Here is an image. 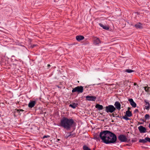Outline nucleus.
Returning <instances> with one entry per match:
<instances>
[{
    "label": "nucleus",
    "instance_id": "f257e3e1",
    "mask_svg": "<svg viewBox=\"0 0 150 150\" xmlns=\"http://www.w3.org/2000/svg\"><path fill=\"white\" fill-rule=\"evenodd\" d=\"M100 139L102 142L106 144H115L117 142V137L113 133L110 131L105 130L101 132L99 135H95L93 139L97 141H100Z\"/></svg>",
    "mask_w": 150,
    "mask_h": 150
},
{
    "label": "nucleus",
    "instance_id": "f03ea898",
    "mask_svg": "<svg viewBox=\"0 0 150 150\" xmlns=\"http://www.w3.org/2000/svg\"><path fill=\"white\" fill-rule=\"evenodd\" d=\"M58 125L63 128L67 130H70L71 128L76 126V123L73 119L63 117L60 120Z\"/></svg>",
    "mask_w": 150,
    "mask_h": 150
},
{
    "label": "nucleus",
    "instance_id": "7ed1b4c3",
    "mask_svg": "<svg viewBox=\"0 0 150 150\" xmlns=\"http://www.w3.org/2000/svg\"><path fill=\"white\" fill-rule=\"evenodd\" d=\"M83 91V87L82 86H78L73 88L72 90V92L74 93L76 92L78 94H79L82 93Z\"/></svg>",
    "mask_w": 150,
    "mask_h": 150
},
{
    "label": "nucleus",
    "instance_id": "20e7f679",
    "mask_svg": "<svg viewBox=\"0 0 150 150\" xmlns=\"http://www.w3.org/2000/svg\"><path fill=\"white\" fill-rule=\"evenodd\" d=\"M116 110L115 108L112 105H109L105 107V111L107 112L112 113Z\"/></svg>",
    "mask_w": 150,
    "mask_h": 150
},
{
    "label": "nucleus",
    "instance_id": "39448f33",
    "mask_svg": "<svg viewBox=\"0 0 150 150\" xmlns=\"http://www.w3.org/2000/svg\"><path fill=\"white\" fill-rule=\"evenodd\" d=\"M118 139L121 142H126L127 139L126 136L123 134H120L118 137Z\"/></svg>",
    "mask_w": 150,
    "mask_h": 150
},
{
    "label": "nucleus",
    "instance_id": "423d86ee",
    "mask_svg": "<svg viewBox=\"0 0 150 150\" xmlns=\"http://www.w3.org/2000/svg\"><path fill=\"white\" fill-rule=\"evenodd\" d=\"M86 100L89 101H95L96 98V97L95 96H86Z\"/></svg>",
    "mask_w": 150,
    "mask_h": 150
},
{
    "label": "nucleus",
    "instance_id": "0eeeda50",
    "mask_svg": "<svg viewBox=\"0 0 150 150\" xmlns=\"http://www.w3.org/2000/svg\"><path fill=\"white\" fill-rule=\"evenodd\" d=\"M101 41L99 39L96 37H95L93 40V44L96 45H98L99 44L101 43Z\"/></svg>",
    "mask_w": 150,
    "mask_h": 150
},
{
    "label": "nucleus",
    "instance_id": "6e6552de",
    "mask_svg": "<svg viewBox=\"0 0 150 150\" xmlns=\"http://www.w3.org/2000/svg\"><path fill=\"white\" fill-rule=\"evenodd\" d=\"M138 129L139 131V132L141 133H145L146 132V128L142 125L139 127Z\"/></svg>",
    "mask_w": 150,
    "mask_h": 150
},
{
    "label": "nucleus",
    "instance_id": "1a4fd4ad",
    "mask_svg": "<svg viewBox=\"0 0 150 150\" xmlns=\"http://www.w3.org/2000/svg\"><path fill=\"white\" fill-rule=\"evenodd\" d=\"M128 101L129 102L130 105L133 108H135L137 106L136 103L134 101L132 98H129L128 99Z\"/></svg>",
    "mask_w": 150,
    "mask_h": 150
},
{
    "label": "nucleus",
    "instance_id": "9d476101",
    "mask_svg": "<svg viewBox=\"0 0 150 150\" xmlns=\"http://www.w3.org/2000/svg\"><path fill=\"white\" fill-rule=\"evenodd\" d=\"M36 103V101L35 100H30L28 104V106L29 108H32L35 105Z\"/></svg>",
    "mask_w": 150,
    "mask_h": 150
},
{
    "label": "nucleus",
    "instance_id": "9b49d317",
    "mask_svg": "<svg viewBox=\"0 0 150 150\" xmlns=\"http://www.w3.org/2000/svg\"><path fill=\"white\" fill-rule=\"evenodd\" d=\"M144 101L145 105H146L145 106L144 108L148 110L150 108V104L146 100H144Z\"/></svg>",
    "mask_w": 150,
    "mask_h": 150
},
{
    "label": "nucleus",
    "instance_id": "f8f14e48",
    "mask_svg": "<svg viewBox=\"0 0 150 150\" xmlns=\"http://www.w3.org/2000/svg\"><path fill=\"white\" fill-rule=\"evenodd\" d=\"M114 105L115 109H117L118 110H120L121 109V105L118 101H116Z\"/></svg>",
    "mask_w": 150,
    "mask_h": 150
},
{
    "label": "nucleus",
    "instance_id": "ddd939ff",
    "mask_svg": "<svg viewBox=\"0 0 150 150\" xmlns=\"http://www.w3.org/2000/svg\"><path fill=\"white\" fill-rule=\"evenodd\" d=\"M142 24L140 22H139L136 24L134 26L137 29H142L143 28Z\"/></svg>",
    "mask_w": 150,
    "mask_h": 150
},
{
    "label": "nucleus",
    "instance_id": "4468645a",
    "mask_svg": "<svg viewBox=\"0 0 150 150\" xmlns=\"http://www.w3.org/2000/svg\"><path fill=\"white\" fill-rule=\"evenodd\" d=\"M76 38L77 40L78 41H80L83 40L84 38V37L83 36L79 35L77 36Z\"/></svg>",
    "mask_w": 150,
    "mask_h": 150
},
{
    "label": "nucleus",
    "instance_id": "2eb2a0df",
    "mask_svg": "<svg viewBox=\"0 0 150 150\" xmlns=\"http://www.w3.org/2000/svg\"><path fill=\"white\" fill-rule=\"evenodd\" d=\"M95 107L99 110H102L103 108V106L102 105L98 104L96 105Z\"/></svg>",
    "mask_w": 150,
    "mask_h": 150
},
{
    "label": "nucleus",
    "instance_id": "dca6fc26",
    "mask_svg": "<svg viewBox=\"0 0 150 150\" xmlns=\"http://www.w3.org/2000/svg\"><path fill=\"white\" fill-rule=\"evenodd\" d=\"M99 25L101 27H102L104 29L108 30H109V27L108 26L104 25L101 23H98Z\"/></svg>",
    "mask_w": 150,
    "mask_h": 150
},
{
    "label": "nucleus",
    "instance_id": "f3484780",
    "mask_svg": "<svg viewBox=\"0 0 150 150\" xmlns=\"http://www.w3.org/2000/svg\"><path fill=\"white\" fill-rule=\"evenodd\" d=\"M126 116L130 117L132 116V114L131 111L129 110H127L126 112Z\"/></svg>",
    "mask_w": 150,
    "mask_h": 150
},
{
    "label": "nucleus",
    "instance_id": "a211bd4d",
    "mask_svg": "<svg viewBox=\"0 0 150 150\" xmlns=\"http://www.w3.org/2000/svg\"><path fill=\"white\" fill-rule=\"evenodd\" d=\"M78 105L77 103H73L72 104H70L69 105V107H71L73 109H75Z\"/></svg>",
    "mask_w": 150,
    "mask_h": 150
},
{
    "label": "nucleus",
    "instance_id": "6ab92c4d",
    "mask_svg": "<svg viewBox=\"0 0 150 150\" xmlns=\"http://www.w3.org/2000/svg\"><path fill=\"white\" fill-rule=\"evenodd\" d=\"M76 134L75 133H73L72 134H70L68 136H66V138H68L69 137L71 138L75 136Z\"/></svg>",
    "mask_w": 150,
    "mask_h": 150
},
{
    "label": "nucleus",
    "instance_id": "aec40b11",
    "mask_svg": "<svg viewBox=\"0 0 150 150\" xmlns=\"http://www.w3.org/2000/svg\"><path fill=\"white\" fill-rule=\"evenodd\" d=\"M83 150H91L90 148L86 145H84L83 146Z\"/></svg>",
    "mask_w": 150,
    "mask_h": 150
},
{
    "label": "nucleus",
    "instance_id": "412c9836",
    "mask_svg": "<svg viewBox=\"0 0 150 150\" xmlns=\"http://www.w3.org/2000/svg\"><path fill=\"white\" fill-rule=\"evenodd\" d=\"M134 71L133 70H132L130 69H126L125 70V71L126 72H127L128 73H131L132 72H134Z\"/></svg>",
    "mask_w": 150,
    "mask_h": 150
},
{
    "label": "nucleus",
    "instance_id": "4be33fe9",
    "mask_svg": "<svg viewBox=\"0 0 150 150\" xmlns=\"http://www.w3.org/2000/svg\"><path fill=\"white\" fill-rule=\"evenodd\" d=\"M139 142L140 143H146V141L145 139H140L139 140Z\"/></svg>",
    "mask_w": 150,
    "mask_h": 150
},
{
    "label": "nucleus",
    "instance_id": "5701e85b",
    "mask_svg": "<svg viewBox=\"0 0 150 150\" xmlns=\"http://www.w3.org/2000/svg\"><path fill=\"white\" fill-rule=\"evenodd\" d=\"M122 118L123 119H125V120H130V119L129 118H128L126 116V115H125V116H123L122 117Z\"/></svg>",
    "mask_w": 150,
    "mask_h": 150
},
{
    "label": "nucleus",
    "instance_id": "b1692460",
    "mask_svg": "<svg viewBox=\"0 0 150 150\" xmlns=\"http://www.w3.org/2000/svg\"><path fill=\"white\" fill-rule=\"evenodd\" d=\"M145 119L146 120V119H149V118H150V116L149 115V114H146L145 115Z\"/></svg>",
    "mask_w": 150,
    "mask_h": 150
},
{
    "label": "nucleus",
    "instance_id": "393cba45",
    "mask_svg": "<svg viewBox=\"0 0 150 150\" xmlns=\"http://www.w3.org/2000/svg\"><path fill=\"white\" fill-rule=\"evenodd\" d=\"M145 141H146V143L147 142H150V138L148 137H146L145 138Z\"/></svg>",
    "mask_w": 150,
    "mask_h": 150
},
{
    "label": "nucleus",
    "instance_id": "a878e982",
    "mask_svg": "<svg viewBox=\"0 0 150 150\" xmlns=\"http://www.w3.org/2000/svg\"><path fill=\"white\" fill-rule=\"evenodd\" d=\"M150 88V87L147 88V87H145L144 88V89L145 91L146 92H149L150 90L149 89Z\"/></svg>",
    "mask_w": 150,
    "mask_h": 150
},
{
    "label": "nucleus",
    "instance_id": "bb28decb",
    "mask_svg": "<svg viewBox=\"0 0 150 150\" xmlns=\"http://www.w3.org/2000/svg\"><path fill=\"white\" fill-rule=\"evenodd\" d=\"M50 137V136H49V135H45L43 136V137H42V138L45 139V138H47V137Z\"/></svg>",
    "mask_w": 150,
    "mask_h": 150
},
{
    "label": "nucleus",
    "instance_id": "cd10ccee",
    "mask_svg": "<svg viewBox=\"0 0 150 150\" xmlns=\"http://www.w3.org/2000/svg\"><path fill=\"white\" fill-rule=\"evenodd\" d=\"M137 141V139L136 138H135L133 139H132V142L133 143L135 142H136Z\"/></svg>",
    "mask_w": 150,
    "mask_h": 150
},
{
    "label": "nucleus",
    "instance_id": "c85d7f7f",
    "mask_svg": "<svg viewBox=\"0 0 150 150\" xmlns=\"http://www.w3.org/2000/svg\"><path fill=\"white\" fill-rule=\"evenodd\" d=\"M139 111L138 109H135V110L134 111V112H138Z\"/></svg>",
    "mask_w": 150,
    "mask_h": 150
},
{
    "label": "nucleus",
    "instance_id": "c756f323",
    "mask_svg": "<svg viewBox=\"0 0 150 150\" xmlns=\"http://www.w3.org/2000/svg\"><path fill=\"white\" fill-rule=\"evenodd\" d=\"M44 113H45V114L46 113V112H43V110H42L41 112H40V113L41 114H44Z\"/></svg>",
    "mask_w": 150,
    "mask_h": 150
},
{
    "label": "nucleus",
    "instance_id": "7c9ffc66",
    "mask_svg": "<svg viewBox=\"0 0 150 150\" xmlns=\"http://www.w3.org/2000/svg\"><path fill=\"white\" fill-rule=\"evenodd\" d=\"M140 120L142 121L143 122H145L146 121V120H144V119H142V118L140 119Z\"/></svg>",
    "mask_w": 150,
    "mask_h": 150
},
{
    "label": "nucleus",
    "instance_id": "2f4dec72",
    "mask_svg": "<svg viewBox=\"0 0 150 150\" xmlns=\"http://www.w3.org/2000/svg\"><path fill=\"white\" fill-rule=\"evenodd\" d=\"M112 115V116H113V117H116V116H115V115L114 114H113H113H112L111 115V116Z\"/></svg>",
    "mask_w": 150,
    "mask_h": 150
},
{
    "label": "nucleus",
    "instance_id": "473e14b6",
    "mask_svg": "<svg viewBox=\"0 0 150 150\" xmlns=\"http://www.w3.org/2000/svg\"><path fill=\"white\" fill-rule=\"evenodd\" d=\"M116 117H119L120 118H122L121 116H119V115L116 116Z\"/></svg>",
    "mask_w": 150,
    "mask_h": 150
},
{
    "label": "nucleus",
    "instance_id": "72a5a7b5",
    "mask_svg": "<svg viewBox=\"0 0 150 150\" xmlns=\"http://www.w3.org/2000/svg\"><path fill=\"white\" fill-rule=\"evenodd\" d=\"M51 66V65L50 64H48L47 65V67H48V68Z\"/></svg>",
    "mask_w": 150,
    "mask_h": 150
},
{
    "label": "nucleus",
    "instance_id": "f704fd0d",
    "mask_svg": "<svg viewBox=\"0 0 150 150\" xmlns=\"http://www.w3.org/2000/svg\"><path fill=\"white\" fill-rule=\"evenodd\" d=\"M72 132H68L67 134H72L73 133H72Z\"/></svg>",
    "mask_w": 150,
    "mask_h": 150
},
{
    "label": "nucleus",
    "instance_id": "c9c22d12",
    "mask_svg": "<svg viewBox=\"0 0 150 150\" xmlns=\"http://www.w3.org/2000/svg\"><path fill=\"white\" fill-rule=\"evenodd\" d=\"M130 109V108L129 107H128V110H129Z\"/></svg>",
    "mask_w": 150,
    "mask_h": 150
},
{
    "label": "nucleus",
    "instance_id": "e433bc0d",
    "mask_svg": "<svg viewBox=\"0 0 150 150\" xmlns=\"http://www.w3.org/2000/svg\"><path fill=\"white\" fill-rule=\"evenodd\" d=\"M149 128L150 129V123H149Z\"/></svg>",
    "mask_w": 150,
    "mask_h": 150
},
{
    "label": "nucleus",
    "instance_id": "4c0bfd02",
    "mask_svg": "<svg viewBox=\"0 0 150 150\" xmlns=\"http://www.w3.org/2000/svg\"><path fill=\"white\" fill-rule=\"evenodd\" d=\"M136 84H137V83H134V85L135 86L136 85Z\"/></svg>",
    "mask_w": 150,
    "mask_h": 150
},
{
    "label": "nucleus",
    "instance_id": "58836bf2",
    "mask_svg": "<svg viewBox=\"0 0 150 150\" xmlns=\"http://www.w3.org/2000/svg\"><path fill=\"white\" fill-rule=\"evenodd\" d=\"M13 57H15V56H13H13H12V57H12V58H13Z\"/></svg>",
    "mask_w": 150,
    "mask_h": 150
},
{
    "label": "nucleus",
    "instance_id": "ea45409f",
    "mask_svg": "<svg viewBox=\"0 0 150 150\" xmlns=\"http://www.w3.org/2000/svg\"><path fill=\"white\" fill-rule=\"evenodd\" d=\"M139 124H142L143 123H139Z\"/></svg>",
    "mask_w": 150,
    "mask_h": 150
},
{
    "label": "nucleus",
    "instance_id": "a19ab883",
    "mask_svg": "<svg viewBox=\"0 0 150 150\" xmlns=\"http://www.w3.org/2000/svg\"><path fill=\"white\" fill-rule=\"evenodd\" d=\"M35 45H33V47H35Z\"/></svg>",
    "mask_w": 150,
    "mask_h": 150
},
{
    "label": "nucleus",
    "instance_id": "79ce46f5",
    "mask_svg": "<svg viewBox=\"0 0 150 150\" xmlns=\"http://www.w3.org/2000/svg\"><path fill=\"white\" fill-rule=\"evenodd\" d=\"M57 140H58V141H59V140H60V139H57Z\"/></svg>",
    "mask_w": 150,
    "mask_h": 150
},
{
    "label": "nucleus",
    "instance_id": "37998d69",
    "mask_svg": "<svg viewBox=\"0 0 150 150\" xmlns=\"http://www.w3.org/2000/svg\"><path fill=\"white\" fill-rule=\"evenodd\" d=\"M114 122V121L113 120L112 121V122Z\"/></svg>",
    "mask_w": 150,
    "mask_h": 150
},
{
    "label": "nucleus",
    "instance_id": "c03bdc74",
    "mask_svg": "<svg viewBox=\"0 0 150 150\" xmlns=\"http://www.w3.org/2000/svg\"><path fill=\"white\" fill-rule=\"evenodd\" d=\"M1 115L0 114V117H1Z\"/></svg>",
    "mask_w": 150,
    "mask_h": 150
}]
</instances>
